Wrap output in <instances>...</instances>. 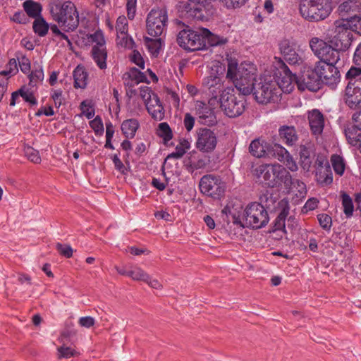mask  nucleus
<instances>
[{"mask_svg": "<svg viewBox=\"0 0 361 361\" xmlns=\"http://www.w3.org/2000/svg\"><path fill=\"white\" fill-rule=\"evenodd\" d=\"M317 90L322 85L334 90L340 81L341 74L336 64L340 59V54L317 38Z\"/></svg>", "mask_w": 361, "mask_h": 361, "instance_id": "1", "label": "nucleus"}, {"mask_svg": "<svg viewBox=\"0 0 361 361\" xmlns=\"http://www.w3.org/2000/svg\"><path fill=\"white\" fill-rule=\"evenodd\" d=\"M227 9L242 7L248 0H219ZM179 11L188 18L204 20L213 13L211 0H187L180 2Z\"/></svg>", "mask_w": 361, "mask_h": 361, "instance_id": "2", "label": "nucleus"}, {"mask_svg": "<svg viewBox=\"0 0 361 361\" xmlns=\"http://www.w3.org/2000/svg\"><path fill=\"white\" fill-rule=\"evenodd\" d=\"M49 11L53 20L66 31H73L78 27L79 16L72 1L54 0L49 4Z\"/></svg>", "mask_w": 361, "mask_h": 361, "instance_id": "3", "label": "nucleus"}, {"mask_svg": "<svg viewBox=\"0 0 361 361\" xmlns=\"http://www.w3.org/2000/svg\"><path fill=\"white\" fill-rule=\"evenodd\" d=\"M233 88H226L219 99L218 105L224 113L230 118L241 115L245 109V99L243 95H235Z\"/></svg>", "mask_w": 361, "mask_h": 361, "instance_id": "4", "label": "nucleus"}, {"mask_svg": "<svg viewBox=\"0 0 361 361\" xmlns=\"http://www.w3.org/2000/svg\"><path fill=\"white\" fill-rule=\"evenodd\" d=\"M252 94L258 103L267 104L278 102L281 96V90L276 80L259 78Z\"/></svg>", "mask_w": 361, "mask_h": 361, "instance_id": "5", "label": "nucleus"}, {"mask_svg": "<svg viewBox=\"0 0 361 361\" xmlns=\"http://www.w3.org/2000/svg\"><path fill=\"white\" fill-rule=\"evenodd\" d=\"M247 226L259 229L267 226L269 216L264 207L259 202H251L244 210Z\"/></svg>", "mask_w": 361, "mask_h": 361, "instance_id": "6", "label": "nucleus"}, {"mask_svg": "<svg viewBox=\"0 0 361 361\" xmlns=\"http://www.w3.org/2000/svg\"><path fill=\"white\" fill-rule=\"evenodd\" d=\"M204 39L202 29L194 30L187 27L178 32L177 43L183 49L194 51L204 49Z\"/></svg>", "mask_w": 361, "mask_h": 361, "instance_id": "7", "label": "nucleus"}, {"mask_svg": "<svg viewBox=\"0 0 361 361\" xmlns=\"http://www.w3.org/2000/svg\"><path fill=\"white\" fill-rule=\"evenodd\" d=\"M226 188L221 178L213 174L203 176L199 183L200 192L214 200H220L224 195Z\"/></svg>", "mask_w": 361, "mask_h": 361, "instance_id": "8", "label": "nucleus"}, {"mask_svg": "<svg viewBox=\"0 0 361 361\" xmlns=\"http://www.w3.org/2000/svg\"><path fill=\"white\" fill-rule=\"evenodd\" d=\"M168 14L166 8H153L148 13L146 25L147 33L158 37L166 30Z\"/></svg>", "mask_w": 361, "mask_h": 361, "instance_id": "9", "label": "nucleus"}, {"mask_svg": "<svg viewBox=\"0 0 361 361\" xmlns=\"http://www.w3.org/2000/svg\"><path fill=\"white\" fill-rule=\"evenodd\" d=\"M195 148L202 153L213 152L218 144L216 133L207 127H200L196 129L195 134Z\"/></svg>", "mask_w": 361, "mask_h": 361, "instance_id": "10", "label": "nucleus"}, {"mask_svg": "<svg viewBox=\"0 0 361 361\" xmlns=\"http://www.w3.org/2000/svg\"><path fill=\"white\" fill-rule=\"evenodd\" d=\"M276 171L275 180L277 182L275 187L283 185L288 193L298 192L302 194L305 185L304 183L298 179H293L290 173L281 165L278 164Z\"/></svg>", "mask_w": 361, "mask_h": 361, "instance_id": "11", "label": "nucleus"}, {"mask_svg": "<svg viewBox=\"0 0 361 361\" xmlns=\"http://www.w3.org/2000/svg\"><path fill=\"white\" fill-rule=\"evenodd\" d=\"M202 86L204 92L209 97V103L211 105H218L220 95L226 90L221 78L217 73H211L203 79Z\"/></svg>", "mask_w": 361, "mask_h": 361, "instance_id": "12", "label": "nucleus"}, {"mask_svg": "<svg viewBox=\"0 0 361 361\" xmlns=\"http://www.w3.org/2000/svg\"><path fill=\"white\" fill-rule=\"evenodd\" d=\"M335 36L331 42L334 44L333 49L339 52V50L345 51L351 45L353 41V31L346 23L340 20L335 21Z\"/></svg>", "mask_w": 361, "mask_h": 361, "instance_id": "13", "label": "nucleus"}, {"mask_svg": "<svg viewBox=\"0 0 361 361\" xmlns=\"http://www.w3.org/2000/svg\"><path fill=\"white\" fill-rule=\"evenodd\" d=\"M216 105H211L202 101H197L195 105V115L199 123L207 126H213L217 123L214 109Z\"/></svg>", "mask_w": 361, "mask_h": 361, "instance_id": "14", "label": "nucleus"}, {"mask_svg": "<svg viewBox=\"0 0 361 361\" xmlns=\"http://www.w3.org/2000/svg\"><path fill=\"white\" fill-rule=\"evenodd\" d=\"M235 76L242 78L257 79V68L253 63H242L238 66L237 63H228L226 73L227 78H234Z\"/></svg>", "mask_w": 361, "mask_h": 361, "instance_id": "15", "label": "nucleus"}, {"mask_svg": "<svg viewBox=\"0 0 361 361\" xmlns=\"http://www.w3.org/2000/svg\"><path fill=\"white\" fill-rule=\"evenodd\" d=\"M277 80L276 82L280 87L281 92L290 93L294 89L295 83L298 82V78L293 74L289 68L281 62V66L278 73H276Z\"/></svg>", "mask_w": 361, "mask_h": 361, "instance_id": "16", "label": "nucleus"}, {"mask_svg": "<svg viewBox=\"0 0 361 361\" xmlns=\"http://www.w3.org/2000/svg\"><path fill=\"white\" fill-rule=\"evenodd\" d=\"M359 85H361L360 82H348L344 91L343 99L352 109L361 106V87Z\"/></svg>", "mask_w": 361, "mask_h": 361, "instance_id": "17", "label": "nucleus"}, {"mask_svg": "<svg viewBox=\"0 0 361 361\" xmlns=\"http://www.w3.org/2000/svg\"><path fill=\"white\" fill-rule=\"evenodd\" d=\"M278 164H262L253 170V174L257 178H262L263 183L268 187L274 188L276 185V171Z\"/></svg>", "mask_w": 361, "mask_h": 361, "instance_id": "18", "label": "nucleus"}, {"mask_svg": "<svg viewBox=\"0 0 361 361\" xmlns=\"http://www.w3.org/2000/svg\"><path fill=\"white\" fill-rule=\"evenodd\" d=\"M317 183L322 186L330 185L333 183V173L328 160L317 154Z\"/></svg>", "mask_w": 361, "mask_h": 361, "instance_id": "19", "label": "nucleus"}, {"mask_svg": "<svg viewBox=\"0 0 361 361\" xmlns=\"http://www.w3.org/2000/svg\"><path fill=\"white\" fill-rule=\"evenodd\" d=\"M279 50L283 59L290 65L302 63V59L296 51V44L290 40L285 39L280 42Z\"/></svg>", "mask_w": 361, "mask_h": 361, "instance_id": "20", "label": "nucleus"}, {"mask_svg": "<svg viewBox=\"0 0 361 361\" xmlns=\"http://www.w3.org/2000/svg\"><path fill=\"white\" fill-rule=\"evenodd\" d=\"M360 11L361 1L360 0H346L341 3L337 9L338 15L342 18L341 22L343 23H346L350 17Z\"/></svg>", "mask_w": 361, "mask_h": 361, "instance_id": "21", "label": "nucleus"}, {"mask_svg": "<svg viewBox=\"0 0 361 361\" xmlns=\"http://www.w3.org/2000/svg\"><path fill=\"white\" fill-rule=\"evenodd\" d=\"M234 84L235 88L242 95H248L255 90V84L258 83L259 79L242 78L235 76L234 78H229Z\"/></svg>", "mask_w": 361, "mask_h": 361, "instance_id": "22", "label": "nucleus"}, {"mask_svg": "<svg viewBox=\"0 0 361 361\" xmlns=\"http://www.w3.org/2000/svg\"><path fill=\"white\" fill-rule=\"evenodd\" d=\"M279 135L281 141L288 147L295 146L299 139L294 126H281L279 129Z\"/></svg>", "mask_w": 361, "mask_h": 361, "instance_id": "23", "label": "nucleus"}, {"mask_svg": "<svg viewBox=\"0 0 361 361\" xmlns=\"http://www.w3.org/2000/svg\"><path fill=\"white\" fill-rule=\"evenodd\" d=\"M352 119L354 124L348 126L345 130V135L346 139L351 140L354 143L357 144V140L356 137H361V111L356 112L353 115Z\"/></svg>", "mask_w": 361, "mask_h": 361, "instance_id": "24", "label": "nucleus"}, {"mask_svg": "<svg viewBox=\"0 0 361 361\" xmlns=\"http://www.w3.org/2000/svg\"><path fill=\"white\" fill-rule=\"evenodd\" d=\"M146 109L152 117L157 121L164 118V109L158 95H154L152 100L147 102Z\"/></svg>", "mask_w": 361, "mask_h": 361, "instance_id": "25", "label": "nucleus"}, {"mask_svg": "<svg viewBox=\"0 0 361 361\" xmlns=\"http://www.w3.org/2000/svg\"><path fill=\"white\" fill-rule=\"evenodd\" d=\"M90 54L98 68L101 70L106 68L107 50L106 46L92 47Z\"/></svg>", "mask_w": 361, "mask_h": 361, "instance_id": "26", "label": "nucleus"}, {"mask_svg": "<svg viewBox=\"0 0 361 361\" xmlns=\"http://www.w3.org/2000/svg\"><path fill=\"white\" fill-rule=\"evenodd\" d=\"M300 12L302 16L309 20L314 21L316 15V0H301Z\"/></svg>", "mask_w": 361, "mask_h": 361, "instance_id": "27", "label": "nucleus"}, {"mask_svg": "<svg viewBox=\"0 0 361 361\" xmlns=\"http://www.w3.org/2000/svg\"><path fill=\"white\" fill-rule=\"evenodd\" d=\"M116 30L117 32V38L121 36L122 40L118 42L121 46H128V21L125 16H119L116 20Z\"/></svg>", "mask_w": 361, "mask_h": 361, "instance_id": "28", "label": "nucleus"}, {"mask_svg": "<svg viewBox=\"0 0 361 361\" xmlns=\"http://www.w3.org/2000/svg\"><path fill=\"white\" fill-rule=\"evenodd\" d=\"M74 87L84 89L87 85L88 73L84 66L78 65L73 71Z\"/></svg>", "mask_w": 361, "mask_h": 361, "instance_id": "29", "label": "nucleus"}, {"mask_svg": "<svg viewBox=\"0 0 361 361\" xmlns=\"http://www.w3.org/2000/svg\"><path fill=\"white\" fill-rule=\"evenodd\" d=\"M202 35H204V49L207 48V44L211 47H216L225 44L228 42L227 38L214 35L207 28H202Z\"/></svg>", "mask_w": 361, "mask_h": 361, "instance_id": "30", "label": "nucleus"}, {"mask_svg": "<svg viewBox=\"0 0 361 361\" xmlns=\"http://www.w3.org/2000/svg\"><path fill=\"white\" fill-rule=\"evenodd\" d=\"M269 146L266 142H261L259 139L254 140L251 142L249 150L254 157L261 158L266 157L268 153V147Z\"/></svg>", "mask_w": 361, "mask_h": 361, "instance_id": "31", "label": "nucleus"}, {"mask_svg": "<svg viewBox=\"0 0 361 361\" xmlns=\"http://www.w3.org/2000/svg\"><path fill=\"white\" fill-rule=\"evenodd\" d=\"M316 71L312 70L302 73L301 76V82L298 84L300 89H307L312 92H316Z\"/></svg>", "mask_w": 361, "mask_h": 361, "instance_id": "32", "label": "nucleus"}, {"mask_svg": "<svg viewBox=\"0 0 361 361\" xmlns=\"http://www.w3.org/2000/svg\"><path fill=\"white\" fill-rule=\"evenodd\" d=\"M288 214V211L283 209L274 221L272 232L276 233L279 238H282L286 233L285 222Z\"/></svg>", "mask_w": 361, "mask_h": 361, "instance_id": "33", "label": "nucleus"}, {"mask_svg": "<svg viewBox=\"0 0 361 361\" xmlns=\"http://www.w3.org/2000/svg\"><path fill=\"white\" fill-rule=\"evenodd\" d=\"M139 126L140 124L137 119L130 118L122 122L121 128L127 139H132L135 137Z\"/></svg>", "mask_w": 361, "mask_h": 361, "instance_id": "34", "label": "nucleus"}, {"mask_svg": "<svg viewBox=\"0 0 361 361\" xmlns=\"http://www.w3.org/2000/svg\"><path fill=\"white\" fill-rule=\"evenodd\" d=\"M289 152L279 144L269 145L268 147L267 157L274 158L279 161H284L288 157Z\"/></svg>", "mask_w": 361, "mask_h": 361, "instance_id": "35", "label": "nucleus"}, {"mask_svg": "<svg viewBox=\"0 0 361 361\" xmlns=\"http://www.w3.org/2000/svg\"><path fill=\"white\" fill-rule=\"evenodd\" d=\"M124 78H128L131 80V83L128 82V85L130 86H133L135 84L140 82H145L147 80L145 74L136 68H132L128 73H125Z\"/></svg>", "mask_w": 361, "mask_h": 361, "instance_id": "36", "label": "nucleus"}, {"mask_svg": "<svg viewBox=\"0 0 361 361\" xmlns=\"http://www.w3.org/2000/svg\"><path fill=\"white\" fill-rule=\"evenodd\" d=\"M24 11L28 16L37 18L40 16L42 12V6L40 4L35 2L32 0L25 1L23 4Z\"/></svg>", "mask_w": 361, "mask_h": 361, "instance_id": "37", "label": "nucleus"}, {"mask_svg": "<svg viewBox=\"0 0 361 361\" xmlns=\"http://www.w3.org/2000/svg\"><path fill=\"white\" fill-rule=\"evenodd\" d=\"M333 9L331 0H317V17L319 20L327 18Z\"/></svg>", "mask_w": 361, "mask_h": 361, "instance_id": "38", "label": "nucleus"}, {"mask_svg": "<svg viewBox=\"0 0 361 361\" xmlns=\"http://www.w3.org/2000/svg\"><path fill=\"white\" fill-rule=\"evenodd\" d=\"M33 31L39 37H44L49 30V25L44 19L39 16L35 19L32 25Z\"/></svg>", "mask_w": 361, "mask_h": 361, "instance_id": "39", "label": "nucleus"}, {"mask_svg": "<svg viewBox=\"0 0 361 361\" xmlns=\"http://www.w3.org/2000/svg\"><path fill=\"white\" fill-rule=\"evenodd\" d=\"M145 44L148 51L152 54L157 56L159 53L161 47V41L160 38L155 37L154 39L145 37L144 38Z\"/></svg>", "mask_w": 361, "mask_h": 361, "instance_id": "40", "label": "nucleus"}, {"mask_svg": "<svg viewBox=\"0 0 361 361\" xmlns=\"http://www.w3.org/2000/svg\"><path fill=\"white\" fill-rule=\"evenodd\" d=\"M157 134L163 139L165 144L173 138L172 130L166 122L159 124L157 129Z\"/></svg>", "mask_w": 361, "mask_h": 361, "instance_id": "41", "label": "nucleus"}, {"mask_svg": "<svg viewBox=\"0 0 361 361\" xmlns=\"http://www.w3.org/2000/svg\"><path fill=\"white\" fill-rule=\"evenodd\" d=\"M312 152L310 146L300 145V157L302 162V167L305 169L309 170L311 166V154Z\"/></svg>", "mask_w": 361, "mask_h": 361, "instance_id": "42", "label": "nucleus"}, {"mask_svg": "<svg viewBox=\"0 0 361 361\" xmlns=\"http://www.w3.org/2000/svg\"><path fill=\"white\" fill-rule=\"evenodd\" d=\"M88 42L92 44V47H101L106 46V40L104 33L101 30H96L92 34L87 35Z\"/></svg>", "mask_w": 361, "mask_h": 361, "instance_id": "43", "label": "nucleus"}, {"mask_svg": "<svg viewBox=\"0 0 361 361\" xmlns=\"http://www.w3.org/2000/svg\"><path fill=\"white\" fill-rule=\"evenodd\" d=\"M20 97L27 102L30 106H36L37 104V100L32 90H30L28 87L23 85L18 90Z\"/></svg>", "mask_w": 361, "mask_h": 361, "instance_id": "44", "label": "nucleus"}, {"mask_svg": "<svg viewBox=\"0 0 361 361\" xmlns=\"http://www.w3.org/2000/svg\"><path fill=\"white\" fill-rule=\"evenodd\" d=\"M331 161L335 173L340 176H343L345 169L343 158L338 154H334L331 157Z\"/></svg>", "mask_w": 361, "mask_h": 361, "instance_id": "45", "label": "nucleus"}, {"mask_svg": "<svg viewBox=\"0 0 361 361\" xmlns=\"http://www.w3.org/2000/svg\"><path fill=\"white\" fill-rule=\"evenodd\" d=\"M342 205L343 207V212L347 218L353 216L354 211V206L352 198L345 192H341Z\"/></svg>", "mask_w": 361, "mask_h": 361, "instance_id": "46", "label": "nucleus"}, {"mask_svg": "<svg viewBox=\"0 0 361 361\" xmlns=\"http://www.w3.org/2000/svg\"><path fill=\"white\" fill-rule=\"evenodd\" d=\"M44 76V71L42 66H39L38 68L32 70L29 75V85L32 87L36 86L37 83L43 81Z\"/></svg>", "mask_w": 361, "mask_h": 361, "instance_id": "47", "label": "nucleus"}, {"mask_svg": "<svg viewBox=\"0 0 361 361\" xmlns=\"http://www.w3.org/2000/svg\"><path fill=\"white\" fill-rule=\"evenodd\" d=\"M19 67L23 73H29L30 72L31 66L30 59L20 52L16 54Z\"/></svg>", "mask_w": 361, "mask_h": 361, "instance_id": "48", "label": "nucleus"}, {"mask_svg": "<svg viewBox=\"0 0 361 361\" xmlns=\"http://www.w3.org/2000/svg\"><path fill=\"white\" fill-rule=\"evenodd\" d=\"M353 32L361 35V16L355 14L346 21Z\"/></svg>", "mask_w": 361, "mask_h": 361, "instance_id": "49", "label": "nucleus"}, {"mask_svg": "<svg viewBox=\"0 0 361 361\" xmlns=\"http://www.w3.org/2000/svg\"><path fill=\"white\" fill-rule=\"evenodd\" d=\"M128 274L129 277L136 281H144L148 279V274L139 267H134L132 269H129Z\"/></svg>", "mask_w": 361, "mask_h": 361, "instance_id": "50", "label": "nucleus"}, {"mask_svg": "<svg viewBox=\"0 0 361 361\" xmlns=\"http://www.w3.org/2000/svg\"><path fill=\"white\" fill-rule=\"evenodd\" d=\"M348 82H354L355 80H361V66L351 67L345 75Z\"/></svg>", "mask_w": 361, "mask_h": 361, "instance_id": "51", "label": "nucleus"}, {"mask_svg": "<svg viewBox=\"0 0 361 361\" xmlns=\"http://www.w3.org/2000/svg\"><path fill=\"white\" fill-rule=\"evenodd\" d=\"M59 358H70L75 356L78 353L71 347L62 345L57 349Z\"/></svg>", "mask_w": 361, "mask_h": 361, "instance_id": "52", "label": "nucleus"}, {"mask_svg": "<svg viewBox=\"0 0 361 361\" xmlns=\"http://www.w3.org/2000/svg\"><path fill=\"white\" fill-rule=\"evenodd\" d=\"M317 221L319 225L326 231H329L332 226V219L326 214H321L317 215Z\"/></svg>", "mask_w": 361, "mask_h": 361, "instance_id": "53", "label": "nucleus"}, {"mask_svg": "<svg viewBox=\"0 0 361 361\" xmlns=\"http://www.w3.org/2000/svg\"><path fill=\"white\" fill-rule=\"evenodd\" d=\"M90 126L97 135H101L103 133L104 126L102 121L99 116H97L90 122Z\"/></svg>", "mask_w": 361, "mask_h": 361, "instance_id": "54", "label": "nucleus"}, {"mask_svg": "<svg viewBox=\"0 0 361 361\" xmlns=\"http://www.w3.org/2000/svg\"><path fill=\"white\" fill-rule=\"evenodd\" d=\"M140 95L141 98L144 100L145 105L147 102L152 100V98L154 97V95H157L154 93L152 89L149 87L144 86L140 87Z\"/></svg>", "mask_w": 361, "mask_h": 361, "instance_id": "55", "label": "nucleus"}, {"mask_svg": "<svg viewBox=\"0 0 361 361\" xmlns=\"http://www.w3.org/2000/svg\"><path fill=\"white\" fill-rule=\"evenodd\" d=\"M25 152L27 158L33 163H39L41 157L39 152L31 147H28L25 149Z\"/></svg>", "mask_w": 361, "mask_h": 361, "instance_id": "56", "label": "nucleus"}, {"mask_svg": "<svg viewBox=\"0 0 361 361\" xmlns=\"http://www.w3.org/2000/svg\"><path fill=\"white\" fill-rule=\"evenodd\" d=\"M56 250L60 255L66 258H70L73 255V250L69 245H63L59 243L56 244Z\"/></svg>", "mask_w": 361, "mask_h": 361, "instance_id": "57", "label": "nucleus"}, {"mask_svg": "<svg viewBox=\"0 0 361 361\" xmlns=\"http://www.w3.org/2000/svg\"><path fill=\"white\" fill-rule=\"evenodd\" d=\"M112 161L114 164V167L116 170L118 171L121 174H126L127 173V169L120 159L118 155L117 154H115L112 157Z\"/></svg>", "mask_w": 361, "mask_h": 361, "instance_id": "58", "label": "nucleus"}, {"mask_svg": "<svg viewBox=\"0 0 361 361\" xmlns=\"http://www.w3.org/2000/svg\"><path fill=\"white\" fill-rule=\"evenodd\" d=\"M195 118L190 113H186L184 115L183 125L187 132H190L195 126Z\"/></svg>", "mask_w": 361, "mask_h": 361, "instance_id": "59", "label": "nucleus"}, {"mask_svg": "<svg viewBox=\"0 0 361 361\" xmlns=\"http://www.w3.org/2000/svg\"><path fill=\"white\" fill-rule=\"evenodd\" d=\"M130 60L133 63L136 64L137 66H139L141 69L145 68V61L140 54V52L137 50H134L133 51L132 56L130 57Z\"/></svg>", "mask_w": 361, "mask_h": 361, "instance_id": "60", "label": "nucleus"}, {"mask_svg": "<svg viewBox=\"0 0 361 361\" xmlns=\"http://www.w3.org/2000/svg\"><path fill=\"white\" fill-rule=\"evenodd\" d=\"M186 149H188V145L185 147H184L183 146H180V145L176 146L175 152H173L172 153L169 154L167 156L166 159H171V158L180 159L186 152Z\"/></svg>", "mask_w": 361, "mask_h": 361, "instance_id": "61", "label": "nucleus"}, {"mask_svg": "<svg viewBox=\"0 0 361 361\" xmlns=\"http://www.w3.org/2000/svg\"><path fill=\"white\" fill-rule=\"evenodd\" d=\"M308 120L312 134L316 135V109L308 111Z\"/></svg>", "mask_w": 361, "mask_h": 361, "instance_id": "62", "label": "nucleus"}, {"mask_svg": "<svg viewBox=\"0 0 361 361\" xmlns=\"http://www.w3.org/2000/svg\"><path fill=\"white\" fill-rule=\"evenodd\" d=\"M80 106L82 109V113L88 119L94 117V110L92 108V106L87 104L86 101L82 102Z\"/></svg>", "mask_w": 361, "mask_h": 361, "instance_id": "63", "label": "nucleus"}, {"mask_svg": "<svg viewBox=\"0 0 361 361\" xmlns=\"http://www.w3.org/2000/svg\"><path fill=\"white\" fill-rule=\"evenodd\" d=\"M78 323L82 327L90 328L94 325L95 320L90 316L82 317L79 319Z\"/></svg>", "mask_w": 361, "mask_h": 361, "instance_id": "64", "label": "nucleus"}]
</instances>
